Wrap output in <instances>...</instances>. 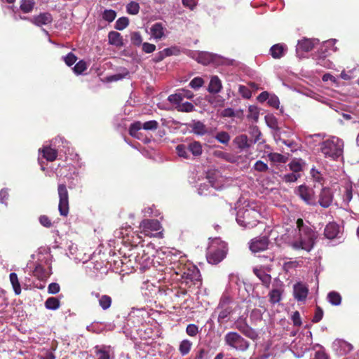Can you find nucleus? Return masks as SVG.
I'll return each mask as SVG.
<instances>
[{
	"instance_id": "nucleus-12",
	"label": "nucleus",
	"mask_w": 359,
	"mask_h": 359,
	"mask_svg": "<svg viewBox=\"0 0 359 359\" xmlns=\"http://www.w3.org/2000/svg\"><path fill=\"white\" fill-rule=\"evenodd\" d=\"M333 201V194L330 188L324 187L321 189L319 194L318 203L323 208H328L331 205Z\"/></svg>"
},
{
	"instance_id": "nucleus-18",
	"label": "nucleus",
	"mask_w": 359,
	"mask_h": 359,
	"mask_svg": "<svg viewBox=\"0 0 359 359\" xmlns=\"http://www.w3.org/2000/svg\"><path fill=\"white\" fill-rule=\"evenodd\" d=\"M318 43V39H304L298 41L297 45V51L309 52L311 51L316 44Z\"/></svg>"
},
{
	"instance_id": "nucleus-42",
	"label": "nucleus",
	"mask_w": 359,
	"mask_h": 359,
	"mask_svg": "<svg viewBox=\"0 0 359 359\" xmlns=\"http://www.w3.org/2000/svg\"><path fill=\"white\" fill-rule=\"evenodd\" d=\"M353 198V188L350 184H347L345 187V191L343 194V201L346 204H348V203L352 200Z\"/></svg>"
},
{
	"instance_id": "nucleus-27",
	"label": "nucleus",
	"mask_w": 359,
	"mask_h": 359,
	"mask_svg": "<svg viewBox=\"0 0 359 359\" xmlns=\"http://www.w3.org/2000/svg\"><path fill=\"white\" fill-rule=\"evenodd\" d=\"M188 149H189V153H191L194 157L200 156L203 152L202 145L197 141L189 143Z\"/></svg>"
},
{
	"instance_id": "nucleus-1",
	"label": "nucleus",
	"mask_w": 359,
	"mask_h": 359,
	"mask_svg": "<svg viewBox=\"0 0 359 359\" xmlns=\"http://www.w3.org/2000/svg\"><path fill=\"white\" fill-rule=\"evenodd\" d=\"M298 235L291 242V246L294 250H304L311 251L318 238L317 232L309 226L306 225L304 220L299 218L296 222Z\"/></svg>"
},
{
	"instance_id": "nucleus-62",
	"label": "nucleus",
	"mask_w": 359,
	"mask_h": 359,
	"mask_svg": "<svg viewBox=\"0 0 359 359\" xmlns=\"http://www.w3.org/2000/svg\"><path fill=\"white\" fill-rule=\"evenodd\" d=\"M254 168L257 171L264 172L268 170V165L262 161H257L254 165Z\"/></svg>"
},
{
	"instance_id": "nucleus-13",
	"label": "nucleus",
	"mask_w": 359,
	"mask_h": 359,
	"mask_svg": "<svg viewBox=\"0 0 359 359\" xmlns=\"http://www.w3.org/2000/svg\"><path fill=\"white\" fill-rule=\"evenodd\" d=\"M269 245V239L266 236L256 238L253 240H252L250 245V249L253 252H258L260 251L265 250L267 249Z\"/></svg>"
},
{
	"instance_id": "nucleus-54",
	"label": "nucleus",
	"mask_w": 359,
	"mask_h": 359,
	"mask_svg": "<svg viewBox=\"0 0 359 359\" xmlns=\"http://www.w3.org/2000/svg\"><path fill=\"white\" fill-rule=\"evenodd\" d=\"M249 114L248 117L254 119L255 121H257L259 118V111L257 107L251 105L248 109Z\"/></svg>"
},
{
	"instance_id": "nucleus-3",
	"label": "nucleus",
	"mask_w": 359,
	"mask_h": 359,
	"mask_svg": "<svg viewBox=\"0 0 359 359\" xmlns=\"http://www.w3.org/2000/svg\"><path fill=\"white\" fill-rule=\"evenodd\" d=\"M260 218V213L255 208H243L237 212L236 222L244 227L251 229L256 226Z\"/></svg>"
},
{
	"instance_id": "nucleus-4",
	"label": "nucleus",
	"mask_w": 359,
	"mask_h": 359,
	"mask_svg": "<svg viewBox=\"0 0 359 359\" xmlns=\"http://www.w3.org/2000/svg\"><path fill=\"white\" fill-rule=\"evenodd\" d=\"M231 302L232 300L229 296H222L215 309V312L218 313L217 322L219 324L222 325L228 322L230 315L233 311V309L231 306Z\"/></svg>"
},
{
	"instance_id": "nucleus-48",
	"label": "nucleus",
	"mask_w": 359,
	"mask_h": 359,
	"mask_svg": "<svg viewBox=\"0 0 359 359\" xmlns=\"http://www.w3.org/2000/svg\"><path fill=\"white\" fill-rule=\"evenodd\" d=\"M172 269L175 271V273L177 275H180L181 278H182L183 272H184V271H186L187 267L182 263L177 262L173 263V266H172Z\"/></svg>"
},
{
	"instance_id": "nucleus-15",
	"label": "nucleus",
	"mask_w": 359,
	"mask_h": 359,
	"mask_svg": "<svg viewBox=\"0 0 359 359\" xmlns=\"http://www.w3.org/2000/svg\"><path fill=\"white\" fill-rule=\"evenodd\" d=\"M194 96V93L191 90L182 89L175 94L170 95L168 100L170 103H178L179 102H182L185 97L187 99H191Z\"/></svg>"
},
{
	"instance_id": "nucleus-19",
	"label": "nucleus",
	"mask_w": 359,
	"mask_h": 359,
	"mask_svg": "<svg viewBox=\"0 0 359 359\" xmlns=\"http://www.w3.org/2000/svg\"><path fill=\"white\" fill-rule=\"evenodd\" d=\"M333 347L341 355L349 353L353 348L351 344L343 339H336L333 342Z\"/></svg>"
},
{
	"instance_id": "nucleus-59",
	"label": "nucleus",
	"mask_w": 359,
	"mask_h": 359,
	"mask_svg": "<svg viewBox=\"0 0 359 359\" xmlns=\"http://www.w3.org/2000/svg\"><path fill=\"white\" fill-rule=\"evenodd\" d=\"M267 102L269 106L273 108L278 109L279 107L280 101L275 95H271Z\"/></svg>"
},
{
	"instance_id": "nucleus-39",
	"label": "nucleus",
	"mask_w": 359,
	"mask_h": 359,
	"mask_svg": "<svg viewBox=\"0 0 359 359\" xmlns=\"http://www.w3.org/2000/svg\"><path fill=\"white\" fill-rule=\"evenodd\" d=\"M191 342L187 339H184L181 341L179 351L182 355H185L189 353L191 347Z\"/></svg>"
},
{
	"instance_id": "nucleus-11",
	"label": "nucleus",
	"mask_w": 359,
	"mask_h": 359,
	"mask_svg": "<svg viewBox=\"0 0 359 359\" xmlns=\"http://www.w3.org/2000/svg\"><path fill=\"white\" fill-rule=\"evenodd\" d=\"M161 224L157 219H144L140 225L142 233L147 236L150 231H156L161 229Z\"/></svg>"
},
{
	"instance_id": "nucleus-24",
	"label": "nucleus",
	"mask_w": 359,
	"mask_h": 359,
	"mask_svg": "<svg viewBox=\"0 0 359 359\" xmlns=\"http://www.w3.org/2000/svg\"><path fill=\"white\" fill-rule=\"evenodd\" d=\"M234 142L241 150L250 148L252 144V140H250L246 135H241L237 136L234 139Z\"/></svg>"
},
{
	"instance_id": "nucleus-33",
	"label": "nucleus",
	"mask_w": 359,
	"mask_h": 359,
	"mask_svg": "<svg viewBox=\"0 0 359 359\" xmlns=\"http://www.w3.org/2000/svg\"><path fill=\"white\" fill-rule=\"evenodd\" d=\"M44 304L48 310H57L60 306V302L57 298L51 297L46 300Z\"/></svg>"
},
{
	"instance_id": "nucleus-36",
	"label": "nucleus",
	"mask_w": 359,
	"mask_h": 359,
	"mask_svg": "<svg viewBox=\"0 0 359 359\" xmlns=\"http://www.w3.org/2000/svg\"><path fill=\"white\" fill-rule=\"evenodd\" d=\"M99 302V306L103 309V310H107L109 309L112 304V299L110 296L107 294H102L100 297Z\"/></svg>"
},
{
	"instance_id": "nucleus-26",
	"label": "nucleus",
	"mask_w": 359,
	"mask_h": 359,
	"mask_svg": "<svg viewBox=\"0 0 359 359\" xmlns=\"http://www.w3.org/2000/svg\"><path fill=\"white\" fill-rule=\"evenodd\" d=\"M165 28L161 22L154 24L151 27V34L156 40H159L164 36Z\"/></svg>"
},
{
	"instance_id": "nucleus-28",
	"label": "nucleus",
	"mask_w": 359,
	"mask_h": 359,
	"mask_svg": "<svg viewBox=\"0 0 359 359\" xmlns=\"http://www.w3.org/2000/svg\"><path fill=\"white\" fill-rule=\"evenodd\" d=\"M43 157L48 161H53L57 158V151L50 147H44L42 150Z\"/></svg>"
},
{
	"instance_id": "nucleus-58",
	"label": "nucleus",
	"mask_w": 359,
	"mask_h": 359,
	"mask_svg": "<svg viewBox=\"0 0 359 359\" xmlns=\"http://www.w3.org/2000/svg\"><path fill=\"white\" fill-rule=\"evenodd\" d=\"M265 121L269 127L271 128H276L277 127V120L272 115H267L265 116Z\"/></svg>"
},
{
	"instance_id": "nucleus-37",
	"label": "nucleus",
	"mask_w": 359,
	"mask_h": 359,
	"mask_svg": "<svg viewBox=\"0 0 359 359\" xmlns=\"http://www.w3.org/2000/svg\"><path fill=\"white\" fill-rule=\"evenodd\" d=\"M329 302L334 306H339L341 302V297L339 293L332 291L328 293Z\"/></svg>"
},
{
	"instance_id": "nucleus-30",
	"label": "nucleus",
	"mask_w": 359,
	"mask_h": 359,
	"mask_svg": "<svg viewBox=\"0 0 359 359\" xmlns=\"http://www.w3.org/2000/svg\"><path fill=\"white\" fill-rule=\"evenodd\" d=\"M173 104H176V109L178 111L182 112H191L194 110V106L192 103L189 102H179L178 103H172Z\"/></svg>"
},
{
	"instance_id": "nucleus-64",
	"label": "nucleus",
	"mask_w": 359,
	"mask_h": 359,
	"mask_svg": "<svg viewBox=\"0 0 359 359\" xmlns=\"http://www.w3.org/2000/svg\"><path fill=\"white\" fill-rule=\"evenodd\" d=\"M156 50V46L149 43H142V50L146 53H151Z\"/></svg>"
},
{
	"instance_id": "nucleus-6",
	"label": "nucleus",
	"mask_w": 359,
	"mask_h": 359,
	"mask_svg": "<svg viewBox=\"0 0 359 359\" xmlns=\"http://www.w3.org/2000/svg\"><path fill=\"white\" fill-rule=\"evenodd\" d=\"M226 253L227 247L225 243H221L217 248L212 245L207 253V260L210 264H217L226 257Z\"/></svg>"
},
{
	"instance_id": "nucleus-41",
	"label": "nucleus",
	"mask_w": 359,
	"mask_h": 359,
	"mask_svg": "<svg viewBox=\"0 0 359 359\" xmlns=\"http://www.w3.org/2000/svg\"><path fill=\"white\" fill-rule=\"evenodd\" d=\"M87 69V64L84 60L79 61L73 67L74 72L77 74H83Z\"/></svg>"
},
{
	"instance_id": "nucleus-23",
	"label": "nucleus",
	"mask_w": 359,
	"mask_h": 359,
	"mask_svg": "<svg viewBox=\"0 0 359 359\" xmlns=\"http://www.w3.org/2000/svg\"><path fill=\"white\" fill-rule=\"evenodd\" d=\"M222 88V81L217 76H212L208 90L210 93H218Z\"/></svg>"
},
{
	"instance_id": "nucleus-14",
	"label": "nucleus",
	"mask_w": 359,
	"mask_h": 359,
	"mask_svg": "<svg viewBox=\"0 0 359 359\" xmlns=\"http://www.w3.org/2000/svg\"><path fill=\"white\" fill-rule=\"evenodd\" d=\"M340 226L336 222H329L325 227L324 235L327 239H334L339 238Z\"/></svg>"
},
{
	"instance_id": "nucleus-31",
	"label": "nucleus",
	"mask_w": 359,
	"mask_h": 359,
	"mask_svg": "<svg viewBox=\"0 0 359 359\" xmlns=\"http://www.w3.org/2000/svg\"><path fill=\"white\" fill-rule=\"evenodd\" d=\"M109 348H98V346H95V353L97 359H110L111 355Z\"/></svg>"
},
{
	"instance_id": "nucleus-61",
	"label": "nucleus",
	"mask_w": 359,
	"mask_h": 359,
	"mask_svg": "<svg viewBox=\"0 0 359 359\" xmlns=\"http://www.w3.org/2000/svg\"><path fill=\"white\" fill-rule=\"evenodd\" d=\"M238 91L244 98L249 99L252 96L250 90L245 86H240Z\"/></svg>"
},
{
	"instance_id": "nucleus-46",
	"label": "nucleus",
	"mask_w": 359,
	"mask_h": 359,
	"mask_svg": "<svg viewBox=\"0 0 359 359\" xmlns=\"http://www.w3.org/2000/svg\"><path fill=\"white\" fill-rule=\"evenodd\" d=\"M126 8L128 13L135 15L139 12L140 6L137 1H130L127 5Z\"/></svg>"
},
{
	"instance_id": "nucleus-49",
	"label": "nucleus",
	"mask_w": 359,
	"mask_h": 359,
	"mask_svg": "<svg viewBox=\"0 0 359 359\" xmlns=\"http://www.w3.org/2000/svg\"><path fill=\"white\" fill-rule=\"evenodd\" d=\"M240 332L250 339H254L257 337L256 332L248 325L245 326V328H243Z\"/></svg>"
},
{
	"instance_id": "nucleus-52",
	"label": "nucleus",
	"mask_w": 359,
	"mask_h": 359,
	"mask_svg": "<svg viewBox=\"0 0 359 359\" xmlns=\"http://www.w3.org/2000/svg\"><path fill=\"white\" fill-rule=\"evenodd\" d=\"M63 60L67 66L70 67L76 62L77 57L73 53L70 52L63 57Z\"/></svg>"
},
{
	"instance_id": "nucleus-9",
	"label": "nucleus",
	"mask_w": 359,
	"mask_h": 359,
	"mask_svg": "<svg viewBox=\"0 0 359 359\" xmlns=\"http://www.w3.org/2000/svg\"><path fill=\"white\" fill-rule=\"evenodd\" d=\"M182 279L188 283L191 282L193 285L199 287L201 285V274L198 269L196 266L187 268L186 271L183 272Z\"/></svg>"
},
{
	"instance_id": "nucleus-44",
	"label": "nucleus",
	"mask_w": 359,
	"mask_h": 359,
	"mask_svg": "<svg viewBox=\"0 0 359 359\" xmlns=\"http://www.w3.org/2000/svg\"><path fill=\"white\" fill-rule=\"evenodd\" d=\"M215 139L220 143L227 144L230 140V135L228 133L222 131L216 135Z\"/></svg>"
},
{
	"instance_id": "nucleus-32",
	"label": "nucleus",
	"mask_w": 359,
	"mask_h": 359,
	"mask_svg": "<svg viewBox=\"0 0 359 359\" xmlns=\"http://www.w3.org/2000/svg\"><path fill=\"white\" fill-rule=\"evenodd\" d=\"M194 133L203 135L207 133L206 126L201 121H195L191 126Z\"/></svg>"
},
{
	"instance_id": "nucleus-57",
	"label": "nucleus",
	"mask_w": 359,
	"mask_h": 359,
	"mask_svg": "<svg viewBox=\"0 0 359 359\" xmlns=\"http://www.w3.org/2000/svg\"><path fill=\"white\" fill-rule=\"evenodd\" d=\"M186 332L188 335L195 337L198 332V327L195 324H189L187 327Z\"/></svg>"
},
{
	"instance_id": "nucleus-5",
	"label": "nucleus",
	"mask_w": 359,
	"mask_h": 359,
	"mask_svg": "<svg viewBox=\"0 0 359 359\" xmlns=\"http://www.w3.org/2000/svg\"><path fill=\"white\" fill-rule=\"evenodd\" d=\"M224 341L227 346L238 351H245L250 346V343L236 332L226 334Z\"/></svg>"
},
{
	"instance_id": "nucleus-2",
	"label": "nucleus",
	"mask_w": 359,
	"mask_h": 359,
	"mask_svg": "<svg viewBox=\"0 0 359 359\" xmlns=\"http://www.w3.org/2000/svg\"><path fill=\"white\" fill-rule=\"evenodd\" d=\"M344 142L338 137H333L320 144V151L326 158L337 159L343 154Z\"/></svg>"
},
{
	"instance_id": "nucleus-29",
	"label": "nucleus",
	"mask_w": 359,
	"mask_h": 359,
	"mask_svg": "<svg viewBox=\"0 0 359 359\" xmlns=\"http://www.w3.org/2000/svg\"><path fill=\"white\" fill-rule=\"evenodd\" d=\"M176 152L179 157L183 158L184 159H190L191 155L189 153V149H188V144H178L176 147Z\"/></svg>"
},
{
	"instance_id": "nucleus-25",
	"label": "nucleus",
	"mask_w": 359,
	"mask_h": 359,
	"mask_svg": "<svg viewBox=\"0 0 359 359\" xmlns=\"http://www.w3.org/2000/svg\"><path fill=\"white\" fill-rule=\"evenodd\" d=\"M109 43L116 47H121L123 46V38L119 32L111 31L108 34Z\"/></svg>"
},
{
	"instance_id": "nucleus-34",
	"label": "nucleus",
	"mask_w": 359,
	"mask_h": 359,
	"mask_svg": "<svg viewBox=\"0 0 359 359\" xmlns=\"http://www.w3.org/2000/svg\"><path fill=\"white\" fill-rule=\"evenodd\" d=\"M10 281L14 290L15 294L18 295L21 293V287L18 280V275L15 273H10Z\"/></svg>"
},
{
	"instance_id": "nucleus-10",
	"label": "nucleus",
	"mask_w": 359,
	"mask_h": 359,
	"mask_svg": "<svg viewBox=\"0 0 359 359\" xmlns=\"http://www.w3.org/2000/svg\"><path fill=\"white\" fill-rule=\"evenodd\" d=\"M297 194L308 205H316V201L314 197V191L312 189L300 185L297 190Z\"/></svg>"
},
{
	"instance_id": "nucleus-35",
	"label": "nucleus",
	"mask_w": 359,
	"mask_h": 359,
	"mask_svg": "<svg viewBox=\"0 0 359 359\" xmlns=\"http://www.w3.org/2000/svg\"><path fill=\"white\" fill-rule=\"evenodd\" d=\"M269 301L271 304H275L281 300L282 291L280 289H273L269 294Z\"/></svg>"
},
{
	"instance_id": "nucleus-17",
	"label": "nucleus",
	"mask_w": 359,
	"mask_h": 359,
	"mask_svg": "<svg viewBox=\"0 0 359 359\" xmlns=\"http://www.w3.org/2000/svg\"><path fill=\"white\" fill-rule=\"evenodd\" d=\"M217 55L209 52H199L197 53L196 61L204 65H208L216 61Z\"/></svg>"
},
{
	"instance_id": "nucleus-22",
	"label": "nucleus",
	"mask_w": 359,
	"mask_h": 359,
	"mask_svg": "<svg viewBox=\"0 0 359 359\" xmlns=\"http://www.w3.org/2000/svg\"><path fill=\"white\" fill-rule=\"evenodd\" d=\"M253 273L255 275L262 281V285L269 288L271 285V275L266 273L262 269H258L255 267L253 269Z\"/></svg>"
},
{
	"instance_id": "nucleus-47",
	"label": "nucleus",
	"mask_w": 359,
	"mask_h": 359,
	"mask_svg": "<svg viewBox=\"0 0 359 359\" xmlns=\"http://www.w3.org/2000/svg\"><path fill=\"white\" fill-rule=\"evenodd\" d=\"M34 6V1H21L20 8L23 13H27L33 10Z\"/></svg>"
},
{
	"instance_id": "nucleus-63",
	"label": "nucleus",
	"mask_w": 359,
	"mask_h": 359,
	"mask_svg": "<svg viewBox=\"0 0 359 359\" xmlns=\"http://www.w3.org/2000/svg\"><path fill=\"white\" fill-rule=\"evenodd\" d=\"M323 316V309L320 307L317 306L316 311H315V315L313 318L312 321L313 323H318L319 321H320L322 320Z\"/></svg>"
},
{
	"instance_id": "nucleus-51",
	"label": "nucleus",
	"mask_w": 359,
	"mask_h": 359,
	"mask_svg": "<svg viewBox=\"0 0 359 359\" xmlns=\"http://www.w3.org/2000/svg\"><path fill=\"white\" fill-rule=\"evenodd\" d=\"M116 16V12L114 10H111V9L105 10L102 14V18L109 22L114 21Z\"/></svg>"
},
{
	"instance_id": "nucleus-50",
	"label": "nucleus",
	"mask_w": 359,
	"mask_h": 359,
	"mask_svg": "<svg viewBox=\"0 0 359 359\" xmlns=\"http://www.w3.org/2000/svg\"><path fill=\"white\" fill-rule=\"evenodd\" d=\"M240 332L250 339H254L257 337L256 332L248 325L245 326V328H243Z\"/></svg>"
},
{
	"instance_id": "nucleus-45",
	"label": "nucleus",
	"mask_w": 359,
	"mask_h": 359,
	"mask_svg": "<svg viewBox=\"0 0 359 359\" xmlns=\"http://www.w3.org/2000/svg\"><path fill=\"white\" fill-rule=\"evenodd\" d=\"M129 23V20L126 17H122L118 18L115 23V29L118 30H123L125 29Z\"/></svg>"
},
{
	"instance_id": "nucleus-53",
	"label": "nucleus",
	"mask_w": 359,
	"mask_h": 359,
	"mask_svg": "<svg viewBox=\"0 0 359 359\" xmlns=\"http://www.w3.org/2000/svg\"><path fill=\"white\" fill-rule=\"evenodd\" d=\"M204 83V81L201 77H195L189 83V86L195 90L201 88Z\"/></svg>"
},
{
	"instance_id": "nucleus-38",
	"label": "nucleus",
	"mask_w": 359,
	"mask_h": 359,
	"mask_svg": "<svg viewBox=\"0 0 359 359\" xmlns=\"http://www.w3.org/2000/svg\"><path fill=\"white\" fill-rule=\"evenodd\" d=\"M305 163L302 160H293L289 163L290 169L294 173H299Z\"/></svg>"
},
{
	"instance_id": "nucleus-8",
	"label": "nucleus",
	"mask_w": 359,
	"mask_h": 359,
	"mask_svg": "<svg viewBox=\"0 0 359 359\" xmlns=\"http://www.w3.org/2000/svg\"><path fill=\"white\" fill-rule=\"evenodd\" d=\"M159 124L155 120L146 121L142 123L140 121H135L133 123L129 128V134L139 139V130L143 128L145 130H155L158 128Z\"/></svg>"
},
{
	"instance_id": "nucleus-20",
	"label": "nucleus",
	"mask_w": 359,
	"mask_h": 359,
	"mask_svg": "<svg viewBox=\"0 0 359 359\" xmlns=\"http://www.w3.org/2000/svg\"><path fill=\"white\" fill-rule=\"evenodd\" d=\"M53 20L52 15L48 13H40L39 15L34 16L30 21L36 26L46 25L50 23Z\"/></svg>"
},
{
	"instance_id": "nucleus-56",
	"label": "nucleus",
	"mask_w": 359,
	"mask_h": 359,
	"mask_svg": "<svg viewBox=\"0 0 359 359\" xmlns=\"http://www.w3.org/2000/svg\"><path fill=\"white\" fill-rule=\"evenodd\" d=\"M299 177H300L299 173L291 172V173L284 175V176L283 177V180L286 182H294L297 181V179Z\"/></svg>"
},
{
	"instance_id": "nucleus-7",
	"label": "nucleus",
	"mask_w": 359,
	"mask_h": 359,
	"mask_svg": "<svg viewBox=\"0 0 359 359\" xmlns=\"http://www.w3.org/2000/svg\"><path fill=\"white\" fill-rule=\"evenodd\" d=\"M59 196L58 210L61 216L67 217L69 214V193L65 184H59L57 187Z\"/></svg>"
},
{
	"instance_id": "nucleus-60",
	"label": "nucleus",
	"mask_w": 359,
	"mask_h": 359,
	"mask_svg": "<svg viewBox=\"0 0 359 359\" xmlns=\"http://www.w3.org/2000/svg\"><path fill=\"white\" fill-rule=\"evenodd\" d=\"M39 221L40 224L44 227L50 228L53 226L50 219L46 215H41L39 218Z\"/></svg>"
},
{
	"instance_id": "nucleus-55",
	"label": "nucleus",
	"mask_w": 359,
	"mask_h": 359,
	"mask_svg": "<svg viewBox=\"0 0 359 359\" xmlns=\"http://www.w3.org/2000/svg\"><path fill=\"white\" fill-rule=\"evenodd\" d=\"M131 42L133 45L139 46L142 42V38L140 32H135L131 34Z\"/></svg>"
},
{
	"instance_id": "nucleus-40",
	"label": "nucleus",
	"mask_w": 359,
	"mask_h": 359,
	"mask_svg": "<svg viewBox=\"0 0 359 359\" xmlns=\"http://www.w3.org/2000/svg\"><path fill=\"white\" fill-rule=\"evenodd\" d=\"M249 133L251 137L253 138V140H251L252 144H255L259 141L262 133L257 126L250 127Z\"/></svg>"
},
{
	"instance_id": "nucleus-43",
	"label": "nucleus",
	"mask_w": 359,
	"mask_h": 359,
	"mask_svg": "<svg viewBox=\"0 0 359 359\" xmlns=\"http://www.w3.org/2000/svg\"><path fill=\"white\" fill-rule=\"evenodd\" d=\"M268 157L272 162L276 163H285L287 159V157L278 153H270Z\"/></svg>"
},
{
	"instance_id": "nucleus-16",
	"label": "nucleus",
	"mask_w": 359,
	"mask_h": 359,
	"mask_svg": "<svg viewBox=\"0 0 359 359\" xmlns=\"http://www.w3.org/2000/svg\"><path fill=\"white\" fill-rule=\"evenodd\" d=\"M293 292L294 298L298 301L305 300L309 293L307 286L302 283L294 285Z\"/></svg>"
},
{
	"instance_id": "nucleus-21",
	"label": "nucleus",
	"mask_w": 359,
	"mask_h": 359,
	"mask_svg": "<svg viewBox=\"0 0 359 359\" xmlns=\"http://www.w3.org/2000/svg\"><path fill=\"white\" fill-rule=\"evenodd\" d=\"M287 46L283 43H277L270 48V54L274 59H280L283 57L287 51Z\"/></svg>"
}]
</instances>
